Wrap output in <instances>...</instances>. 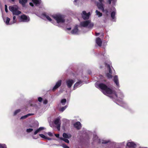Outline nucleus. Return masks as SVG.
I'll list each match as a JSON object with an SVG mask.
<instances>
[{"instance_id":"nucleus-4","label":"nucleus","mask_w":148,"mask_h":148,"mask_svg":"<svg viewBox=\"0 0 148 148\" xmlns=\"http://www.w3.org/2000/svg\"><path fill=\"white\" fill-rule=\"evenodd\" d=\"M80 25L82 27L89 29H91L94 26L93 23L90 20L82 22H81Z\"/></svg>"},{"instance_id":"nucleus-6","label":"nucleus","mask_w":148,"mask_h":148,"mask_svg":"<svg viewBox=\"0 0 148 148\" xmlns=\"http://www.w3.org/2000/svg\"><path fill=\"white\" fill-rule=\"evenodd\" d=\"M30 20L29 16L25 14L20 16L19 18V21L22 22H28Z\"/></svg>"},{"instance_id":"nucleus-19","label":"nucleus","mask_w":148,"mask_h":148,"mask_svg":"<svg viewBox=\"0 0 148 148\" xmlns=\"http://www.w3.org/2000/svg\"><path fill=\"white\" fill-rule=\"evenodd\" d=\"M96 42L97 44L100 47L101 45L102 41L101 39L99 38H97L96 39Z\"/></svg>"},{"instance_id":"nucleus-13","label":"nucleus","mask_w":148,"mask_h":148,"mask_svg":"<svg viewBox=\"0 0 148 148\" xmlns=\"http://www.w3.org/2000/svg\"><path fill=\"white\" fill-rule=\"evenodd\" d=\"M71 33L72 34H79V31L77 29V26H75L74 28L71 31Z\"/></svg>"},{"instance_id":"nucleus-1","label":"nucleus","mask_w":148,"mask_h":148,"mask_svg":"<svg viewBox=\"0 0 148 148\" xmlns=\"http://www.w3.org/2000/svg\"><path fill=\"white\" fill-rule=\"evenodd\" d=\"M95 86L97 88H100L104 94L111 98L117 99V96L115 92L108 88L105 84L103 83L98 84L96 83Z\"/></svg>"},{"instance_id":"nucleus-38","label":"nucleus","mask_w":148,"mask_h":148,"mask_svg":"<svg viewBox=\"0 0 148 148\" xmlns=\"http://www.w3.org/2000/svg\"><path fill=\"white\" fill-rule=\"evenodd\" d=\"M45 128L43 127H41L38 129V132L44 129Z\"/></svg>"},{"instance_id":"nucleus-15","label":"nucleus","mask_w":148,"mask_h":148,"mask_svg":"<svg viewBox=\"0 0 148 148\" xmlns=\"http://www.w3.org/2000/svg\"><path fill=\"white\" fill-rule=\"evenodd\" d=\"M61 80H60L56 82L55 85L53 88V90H54L60 86L61 84Z\"/></svg>"},{"instance_id":"nucleus-29","label":"nucleus","mask_w":148,"mask_h":148,"mask_svg":"<svg viewBox=\"0 0 148 148\" xmlns=\"http://www.w3.org/2000/svg\"><path fill=\"white\" fill-rule=\"evenodd\" d=\"M66 102V99H63L61 100V103L63 105H64Z\"/></svg>"},{"instance_id":"nucleus-36","label":"nucleus","mask_w":148,"mask_h":148,"mask_svg":"<svg viewBox=\"0 0 148 148\" xmlns=\"http://www.w3.org/2000/svg\"><path fill=\"white\" fill-rule=\"evenodd\" d=\"M118 95L119 96V97L121 99L123 97V93L121 92H119V93L118 94Z\"/></svg>"},{"instance_id":"nucleus-11","label":"nucleus","mask_w":148,"mask_h":148,"mask_svg":"<svg viewBox=\"0 0 148 148\" xmlns=\"http://www.w3.org/2000/svg\"><path fill=\"white\" fill-rule=\"evenodd\" d=\"M75 82L73 79H69L66 81V84L68 88H70L73 84Z\"/></svg>"},{"instance_id":"nucleus-30","label":"nucleus","mask_w":148,"mask_h":148,"mask_svg":"<svg viewBox=\"0 0 148 148\" xmlns=\"http://www.w3.org/2000/svg\"><path fill=\"white\" fill-rule=\"evenodd\" d=\"M61 139L67 143H69V140L67 139L64 138H61Z\"/></svg>"},{"instance_id":"nucleus-3","label":"nucleus","mask_w":148,"mask_h":148,"mask_svg":"<svg viewBox=\"0 0 148 148\" xmlns=\"http://www.w3.org/2000/svg\"><path fill=\"white\" fill-rule=\"evenodd\" d=\"M9 9L13 15H18L21 13V12L18 10V7L16 5L10 6L9 7Z\"/></svg>"},{"instance_id":"nucleus-48","label":"nucleus","mask_w":148,"mask_h":148,"mask_svg":"<svg viewBox=\"0 0 148 148\" xmlns=\"http://www.w3.org/2000/svg\"><path fill=\"white\" fill-rule=\"evenodd\" d=\"M78 0H75L74 1V2H76Z\"/></svg>"},{"instance_id":"nucleus-42","label":"nucleus","mask_w":148,"mask_h":148,"mask_svg":"<svg viewBox=\"0 0 148 148\" xmlns=\"http://www.w3.org/2000/svg\"><path fill=\"white\" fill-rule=\"evenodd\" d=\"M5 10L6 12H8V10L7 9V5H5Z\"/></svg>"},{"instance_id":"nucleus-23","label":"nucleus","mask_w":148,"mask_h":148,"mask_svg":"<svg viewBox=\"0 0 148 148\" xmlns=\"http://www.w3.org/2000/svg\"><path fill=\"white\" fill-rule=\"evenodd\" d=\"M32 1L33 2H30L29 3V5L32 6L33 7L34 6V4L35 5H37V0H32Z\"/></svg>"},{"instance_id":"nucleus-26","label":"nucleus","mask_w":148,"mask_h":148,"mask_svg":"<svg viewBox=\"0 0 148 148\" xmlns=\"http://www.w3.org/2000/svg\"><path fill=\"white\" fill-rule=\"evenodd\" d=\"M21 111L20 109H18L15 110L13 112V116H15L16 115L18 114Z\"/></svg>"},{"instance_id":"nucleus-49","label":"nucleus","mask_w":148,"mask_h":148,"mask_svg":"<svg viewBox=\"0 0 148 148\" xmlns=\"http://www.w3.org/2000/svg\"><path fill=\"white\" fill-rule=\"evenodd\" d=\"M139 148H147V147H140Z\"/></svg>"},{"instance_id":"nucleus-5","label":"nucleus","mask_w":148,"mask_h":148,"mask_svg":"<svg viewBox=\"0 0 148 148\" xmlns=\"http://www.w3.org/2000/svg\"><path fill=\"white\" fill-rule=\"evenodd\" d=\"M99 3H97V5L98 8L102 10L103 12H104L106 14L108 15V11L107 9H104L103 8V0H99Z\"/></svg>"},{"instance_id":"nucleus-44","label":"nucleus","mask_w":148,"mask_h":148,"mask_svg":"<svg viewBox=\"0 0 148 148\" xmlns=\"http://www.w3.org/2000/svg\"><path fill=\"white\" fill-rule=\"evenodd\" d=\"M63 147L64 148H69L68 146L66 145H63Z\"/></svg>"},{"instance_id":"nucleus-9","label":"nucleus","mask_w":148,"mask_h":148,"mask_svg":"<svg viewBox=\"0 0 148 148\" xmlns=\"http://www.w3.org/2000/svg\"><path fill=\"white\" fill-rule=\"evenodd\" d=\"M54 124L57 125V128L58 130L59 131L60 129L61 125L60 118L58 117L54 121Z\"/></svg>"},{"instance_id":"nucleus-33","label":"nucleus","mask_w":148,"mask_h":148,"mask_svg":"<svg viewBox=\"0 0 148 148\" xmlns=\"http://www.w3.org/2000/svg\"><path fill=\"white\" fill-rule=\"evenodd\" d=\"M67 107V106H65L64 107L61 108L60 109V111L62 112H63L66 108Z\"/></svg>"},{"instance_id":"nucleus-25","label":"nucleus","mask_w":148,"mask_h":148,"mask_svg":"<svg viewBox=\"0 0 148 148\" xmlns=\"http://www.w3.org/2000/svg\"><path fill=\"white\" fill-rule=\"evenodd\" d=\"M37 134V130H35L33 134H32V137L34 139H36L37 138V135L36 134Z\"/></svg>"},{"instance_id":"nucleus-34","label":"nucleus","mask_w":148,"mask_h":148,"mask_svg":"<svg viewBox=\"0 0 148 148\" xmlns=\"http://www.w3.org/2000/svg\"><path fill=\"white\" fill-rule=\"evenodd\" d=\"M116 0H108V2L109 4H110L111 3V2L112 1V3H113L114 4L116 2Z\"/></svg>"},{"instance_id":"nucleus-18","label":"nucleus","mask_w":148,"mask_h":148,"mask_svg":"<svg viewBox=\"0 0 148 148\" xmlns=\"http://www.w3.org/2000/svg\"><path fill=\"white\" fill-rule=\"evenodd\" d=\"M114 83L116 84V86L119 87V81L118 80V76L117 75H115L114 77Z\"/></svg>"},{"instance_id":"nucleus-22","label":"nucleus","mask_w":148,"mask_h":148,"mask_svg":"<svg viewBox=\"0 0 148 148\" xmlns=\"http://www.w3.org/2000/svg\"><path fill=\"white\" fill-rule=\"evenodd\" d=\"M114 11L112 12L111 14V16L112 18L113 19H114L115 18V15L116 14L115 9L114 8Z\"/></svg>"},{"instance_id":"nucleus-2","label":"nucleus","mask_w":148,"mask_h":148,"mask_svg":"<svg viewBox=\"0 0 148 148\" xmlns=\"http://www.w3.org/2000/svg\"><path fill=\"white\" fill-rule=\"evenodd\" d=\"M52 17L58 23H63L65 21L64 16L60 14L53 15L52 16Z\"/></svg>"},{"instance_id":"nucleus-39","label":"nucleus","mask_w":148,"mask_h":148,"mask_svg":"<svg viewBox=\"0 0 148 148\" xmlns=\"http://www.w3.org/2000/svg\"><path fill=\"white\" fill-rule=\"evenodd\" d=\"M38 6L39 5H42V3L41 1V0H38Z\"/></svg>"},{"instance_id":"nucleus-17","label":"nucleus","mask_w":148,"mask_h":148,"mask_svg":"<svg viewBox=\"0 0 148 148\" xmlns=\"http://www.w3.org/2000/svg\"><path fill=\"white\" fill-rule=\"evenodd\" d=\"M82 82L80 81L75 83L74 86V89L75 90L77 88L80 86L82 84Z\"/></svg>"},{"instance_id":"nucleus-45","label":"nucleus","mask_w":148,"mask_h":148,"mask_svg":"<svg viewBox=\"0 0 148 148\" xmlns=\"http://www.w3.org/2000/svg\"><path fill=\"white\" fill-rule=\"evenodd\" d=\"M55 135L57 137V138H58L59 137V134H55Z\"/></svg>"},{"instance_id":"nucleus-32","label":"nucleus","mask_w":148,"mask_h":148,"mask_svg":"<svg viewBox=\"0 0 148 148\" xmlns=\"http://www.w3.org/2000/svg\"><path fill=\"white\" fill-rule=\"evenodd\" d=\"M45 16L47 18V19L49 21H51L52 20L50 17L48 16L47 15H45Z\"/></svg>"},{"instance_id":"nucleus-51","label":"nucleus","mask_w":148,"mask_h":148,"mask_svg":"<svg viewBox=\"0 0 148 148\" xmlns=\"http://www.w3.org/2000/svg\"><path fill=\"white\" fill-rule=\"evenodd\" d=\"M121 106H123L122 105H121Z\"/></svg>"},{"instance_id":"nucleus-8","label":"nucleus","mask_w":148,"mask_h":148,"mask_svg":"<svg viewBox=\"0 0 148 148\" xmlns=\"http://www.w3.org/2000/svg\"><path fill=\"white\" fill-rule=\"evenodd\" d=\"M91 13L90 12H89L87 13L85 11L82 12V13L81 14L84 20L88 19Z\"/></svg>"},{"instance_id":"nucleus-46","label":"nucleus","mask_w":148,"mask_h":148,"mask_svg":"<svg viewBox=\"0 0 148 148\" xmlns=\"http://www.w3.org/2000/svg\"><path fill=\"white\" fill-rule=\"evenodd\" d=\"M71 29V28L69 27L66 28V29L68 30H70Z\"/></svg>"},{"instance_id":"nucleus-20","label":"nucleus","mask_w":148,"mask_h":148,"mask_svg":"<svg viewBox=\"0 0 148 148\" xmlns=\"http://www.w3.org/2000/svg\"><path fill=\"white\" fill-rule=\"evenodd\" d=\"M63 136L65 138H69L71 137V135L70 134L64 133L63 134Z\"/></svg>"},{"instance_id":"nucleus-10","label":"nucleus","mask_w":148,"mask_h":148,"mask_svg":"<svg viewBox=\"0 0 148 148\" xmlns=\"http://www.w3.org/2000/svg\"><path fill=\"white\" fill-rule=\"evenodd\" d=\"M93 139L94 140H97L99 143H101L102 144H106L107 143L109 142L110 140H102V142L100 141V140L99 139H98L97 136L95 135H94Z\"/></svg>"},{"instance_id":"nucleus-47","label":"nucleus","mask_w":148,"mask_h":148,"mask_svg":"<svg viewBox=\"0 0 148 148\" xmlns=\"http://www.w3.org/2000/svg\"><path fill=\"white\" fill-rule=\"evenodd\" d=\"M99 35V33H96V36H98Z\"/></svg>"},{"instance_id":"nucleus-35","label":"nucleus","mask_w":148,"mask_h":148,"mask_svg":"<svg viewBox=\"0 0 148 148\" xmlns=\"http://www.w3.org/2000/svg\"><path fill=\"white\" fill-rule=\"evenodd\" d=\"M16 17L15 16H14L13 17V20L12 22V24L14 23H16Z\"/></svg>"},{"instance_id":"nucleus-40","label":"nucleus","mask_w":148,"mask_h":148,"mask_svg":"<svg viewBox=\"0 0 148 148\" xmlns=\"http://www.w3.org/2000/svg\"><path fill=\"white\" fill-rule=\"evenodd\" d=\"M43 104H46L48 103V101L47 99H44L43 100Z\"/></svg>"},{"instance_id":"nucleus-50","label":"nucleus","mask_w":148,"mask_h":148,"mask_svg":"<svg viewBox=\"0 0 148 148\" xmlns=\"http://www.w3.org/2000/svg\"><path fill=\"white\" fill-rule=\"evenodd\" d=\"M11 0L12 2H14V0Z\"/></svg>"},{"instance_id":"nucleus-7","label":"nucleus","mask_w":148,"mask_h":148,"mask_svg":"<svg viewBox=\"0 0 148 148\" xmlns=\"http://www.w3.org/2000/svg\"><path fill=\"white\" fill-rule=\"evenodd\" d=\"M105 66L109 70V73H108L106 74V76L108 78H112V76L111 75L112 71L110 65L107 63L105 64Z\"/></svg>"},{"instance_id":"nucleus-37","label":"nucleus","mask_w":148,"mask_h":148,"mask_svg":"<svg viewBox=\"0 0 148 148\" xmlns=\"http://www.w3.org/2000/svg\"><path fill=\"white\" fill-rule=\"evenodd\" d=\"M33 130V129L31 128H29L27 129L26 130V132L28 133H29L32 132Z\"/></svg>"},{"instance_id":"nucleus-16","label":"nucleus","mask_w":148,"mask_h":148,"mask_svg":"<svg viewBox=\"0 0 148 148\" xmlns=\"http://www.w3.org/2000/svg\"><path fill=\"white\" fill-rule=\"evenodd\" d=\"M75 127L77 130L80 129L81 127V125L79 122H77L74 124Z\"/></svg>"},{"instance_id":"nucleus-14","label":"nucleus","mask_w":148,"mask_h":148,"mask_svg":"<svg viewBox=\"0 0 148 148\" xmlns=\"http://www.w3.org/2000/svg\"><path fill=\"white\" fill-rule=\"evenodd\" d=\"M3 19L4 22L7 25H12V21L10 22V19L9 18L7 17L6 18H3Z\"/></svg>"},{"instance_id":"nucleus-12","label":"nucleus","mask_w":148,"mask_h":148,"mask_svg":"<svg viewBox=\"0 0 148 148\" xmlns=\"http://www.w3.org/2000/svg\"><path fill=\"white\" fill-rule=\"evenodd\" d=\"M127 145L130 148H135L136 147V144L133 142L127 143Z\"/></svg>"},{"instance_id":"nucleus-41","label":"nucleus","mask_w":148,"mask_h":148,"mask_svg":"<svg viewBox=\"0 0 148 148\" xmlns=\"http://www.w3.org/2000/svg\"><path fill=\"white\" fill-rule=\"evenodd\" d=\"M38 100L39 102H40L42 101V99L41 97H39L38 98Z\"/></svg>"},{"instance_id":"nucleus-24","label":"nucleus","mask_w":148,"mask_h":148,"mask_svg":"<svg viewBox=\"0 0 148 148\" xmlns=\"http://www.w3.org/2000/svg\"><path fill=\"white\" fill-rule=\"evenodd\" d=\"M20 3L23 6H24L25 4L27 2V0H19Z\"/></svg>"},{"instance_id":"nucleus-27","label":"nucleus","mask_w":148,"mask_h":148,"mask_svg":"<svg viewBox=\"0 0 148 148\" xmlns=\"http://www.w3.org/2000/svg\"><path fill=\"white\" fill-rule=\"evenodd\" d=\"M95 12L96 15H97L99 17L101 16L102 15V13L98 11L97 10H96Z\"/></svg>"},{"instance_id":"nucleus-31","label":"nucleus","mask_w":148,"mask_h":148,"mask_svg":"<svg viewBox=\"0 0 148 148\" xmlns=\"http://www.w3.org/2000/svg\"><path fill=\"white\" fill-rule=\"evenodd\" d=\"M0 148H7V147L5 144H0Z\"/></svg>"},{"instance_id":"nucleus-43","label":"nucleus","mask_w":148,"mask_h":148,"mask_svg":"<svg viewBox=\"0 0 148 148\" xmlns=\"http://www.w3.org/2000/svg\"><path fill=\"white\" fill-rule=\"evenodd\" d=\"M47 134L49 136H53V134L51 132H48Z\"/></svg>"},{"instance_id":"nucleus-28","label":"nucleus","mask_w":148,"mask_h":148,"mask_svg":"<svg viewBox=\"0 0 148 148\" xmlns=\"http://www.w3.org/2000/svg\"><path fill=\"white\" fill-rule=\"evenodd\" d=\"M39 136L40 137L44 139L48 140H51V139L50 138H47L43 134H40Z\"/></svg>"},{"instance_id":"nucleus-21","label":"nucleus","mask_w":148,"mask_h":148,"mask_svg":"<svg viewBox=\"0 0 148 148\" xmlns=\"http://www.w3.org/2000/svg\"><path fill=\"white\" fill-rule=\"evenodd\" d=\"M33 115V114H30V113L28 114H27V115H25L24 116H21L20 118V119H25L26 118H27L28 116H30L32 115Z\"/></svg>"}]
</instances>
